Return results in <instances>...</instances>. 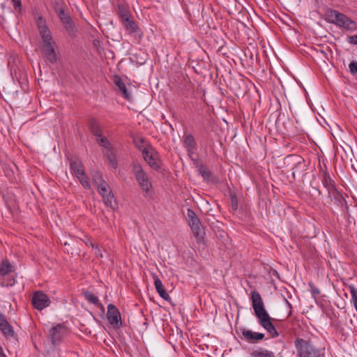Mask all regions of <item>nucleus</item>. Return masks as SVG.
<instances>
[{
    "label": "nucleus",
    "instance_id": "b1692460",
    "mask_svg": "<svg viewBox=\"0 0 357 357\" xmlns=\"http://www.w3.org/2000/svg\"><path fill=\"white\" fill-rule=\"evenodd\" d=\"M13 266L8 259H3L0 264V276L4 277L13 271Z\"/></svg>",
    "mask_w": 357,
    "mask_h": 357
},
{
    "label": "nucleus",
    "instance_id": "9d476101",
    "mask_svg": "<svg viewBox=\"0 0 357 357\" xmlns=\"http://www.w3.org/2000/svg\"><path fill=\"white\" fill-rule=\"evenodd\" d=\"M183 146L187 151L188 157L192 158L193 154L197 151V143L195 137L192 134H185L182 139Z\"/></svg>",
    "mask_w": 357,
    "mask_h": 357
},
{
    "label": "nucleus",
    "instance_id": "4be33fe9",
    "mask_svg": "<svg viewBox=\"0 0 357 357\" xmlns=\"http://www.w3.org/2000/svg\"><path fill=\"white\" fill-rule=\"evenodd\" d=\"M36 24L41 38L51 35L50 30L46 26V22L42 17L38 18Z\"/></svg>",
    "mask_w": 357,
    "mask_h": 357
},
{
    "label": "nucleus",
    "instance_id": "aec40b11",
    "mask_svg": "<svg viewBox=\"0 0 357 357\" xmlns=\"http://www.w3.org/2000/svg\"><path fill=\"white\" fill-rule=\"evenodd\" d=\"M70 167L72 172L76 177L78 176H82V174L85 173L83 164L79 160L70 161Z\"/></svg>",
    "mask_w": 357,
    "mask_h": 357
},
{
    "label": "nucleus",
    "instance_id": "dca6fc26",
    "mask_svg": "<svg viewBox=\"0 0 357 357\" xmlns=\"http://www.w3.org/2000/svg\"><path fill=\"white\" fill-rule=\"evenodd\" d=\"M64 330L63 326L58 324L56 326L52 327L50 330V336L51 340L54 344H55L61 337L62 331Z\"/></svg>",
    "mask_w": 357,
    "mask_h": 357
},
{
    "label": "nucleus",
    "instance_id": "0eeeda50",
    "mask_svg": "<svg viewBox=\"0 0 357 357\" xmlns=\"http://www.w3.org/2000/svg\"><path fill=\"white\" fill-rule=\"evenodd\" d=\"M50 303L51 301L49 296L43 291H36L33 293L31 304L34 308L38 310H43L50 306Z\"/></svg>",
    "mask_w": 357,
    "mask_h": 357
},
{
    "label": "nucleus",
    "instance_id": "f704fd0d",
    "mask_svg": "<svg viewBox=\"0 0 357 357\" xmlns=\"http://www.w3.org/2000/svg\"><path fill=\"white\" fill-rule=\"evenodd\" d=\"M92 179L94 185L96 186L100 184L102 182H104V179L102 178V174L98 172H94L92 174Z\"/></svg>",
    "mask_w": 357,
    "mask_h": 357
},
{
    "label": "nucleus",
    "instance_id": "1a4fd4ad",
    "mask_svg": "<svg viewBox=\"0 0 357 357\" xmlns=\"http://www.w3.org/2000/svg\"><path fill=\"white\" fill-rule=\"evenodd\" d=\"M107 317L111 325L118 328L121 326V313L119 309L112 303L107 305Z\"/></svg>",
    "mask_w": 357,
    "mask_h": 357
},
{
    "label": "nucleus",
    "instance_id": "4c0bfd02",
    "mask_svg": "<svg viewBox=\"0 0 357 357\" xmlns=\"http://www.w3.org/2000/svg\"><path fill=\"white\" fill-rule=\"evenodd\" d=\"M13 3L14 9L18 13H21L22 9V5L21 0H12Z\"/></svg>",
    "mask_w": 357,
    "mask_h": 357
},
{
    "label": "nucleus",
    "instance_id": "6e6552de",
    "mask_svg": "<svg viewBox=\"0 0 357 357\" xmlns=\"http://www.w3.org/2000/svg\"><path fill=\"white\" fill-rule=\"evenodd\" d=\"M285 160L287 163H294V167H292V175L294 178H296V176L301 175L305 171V164L302 159L298 155H289L285 158Z\"/></svg>",
    "mask_w": 357,
    "mask_h": 357
},
{
    "label": "nucleus",
    "instance_id": "7c9ffc66",
    "mask_svg": "<svg viewBox=\"0 0 357 357\" xmlns=\"http://www.w3.org/2000/svg\"><path fill=\"white\" fill-rule=\"evenodd\" d=\"M90 128L91 130V132L96 136V137H100L102 134L101 128L98 124V123L95 121L92 120L90 122Z\"/></svg>",
    "mask_w": 357,
    "mask_h": 357
},
{
    "label": "nucleus",
    "instance_id": "2f4dec72",
    "mask_svg": "<svg viewBox=\"0 0 357 357\" xmlns=\"http://www.w3.org/2000/svg\"><path fill=\"white\" fill-rule=\"evenodd\" d=\"M351 294V302L353 303L355 310L357 311V289L353 285L349 287Z\"/></svg>",
    "mask_w": 357,
    "mask_h": 357
},
{
    "label": "nucleus",
    "instance_id": "412c9836",
    "mask_svg": "<svg viewBox=\"0 0 357 357\" xmlns=\"http://www.w3.org/2000/svg\"><path fill=\"white\" fill-rule=\"evenodd\" d=\"M321 182L328 192L337 189L333 184V181L331 179V176L327 172H323L321 176Z\"/></svg>",
    "mask_w": 357,
    "mask_h": 357
},
{
    "label": "nucleus",
    "instance_id": "58836bf2",
    "mask_svg": "<svg viewBox=\"0 0 357 357\" xmlns=\"http://www.w3.org/2000/svg\"><path fill=\"white\" fill-rule=\"evenodd\" d=\"M349 71L351 75L357 74V61H352L349 65Z\"/></svg>",
    "mask_w": 357,
    "mask_h": 357
},
{
    "label": "nucleus",
    "instance_id": "473e14b6",
    "mask_svg": "<svg viewBox=\"0 0 357 357\" xmlns=\"http://www.w3.org/2000/svg\"><path fill=\"white\" fill-rule=\"evenodd\" d=\"M77 178L84 188H86V189L91 188L89 178L87 176V175L86 174V173L82 174V176H78Z\"/></svg>",
    "mask_w": 357,
    "mask_h": 357
},
{
    "label": "nucleus",
    "instance_id": "2eb2a0df",
    "mask_svg": "<svg viewBox=\"0 0 357 357\" xmlns=\"http://www.w3.org/2000/svg\"><path fill=\"white\" fill-rule=\"evenodd\" d=\"M0 329L6 336L13 335L14 332L12 326L8 322L6 317L1 313H0Z\"/></svg>",
    "mask_w": 357,
    "mask_h": 357
},
{
    "label": "nucleus",
    "instance_id": "ea45409f",
    "mask_svg": "<svg viewBox=\"0 0 357 357\" xmlns=\"http://www.w3.org/2000/svg\"><path fill=\"white\" fill-rule=\"evenodd\" d=\"M59 17L61 20V21H63L64 20H66V18H68L69 16L67 13H65V11L63 10H60L59 13Z\"/></svg>",
    "mask_w": 357,
    "mask_h": 357
},
{
    "label": "nucleus",
    "instance_id": "9b49d317",
    "mask_svg": "<svg viewBox=\"0 0 357 357\" xmlns=\"http://www.w3.org/2000/svg\"><path fill=\"white\" fill-rule=\"evenodd\" d=\"M328 199L337 208L342 209L347 204V202L343 195L337 190H333L328 192Z\"/></svg>",
    "mask_w": 357,
    "mask_h": 357
},
{
    "label": "nucleus",
    "instance_id": "e433bc0d",
    "mask_svg": "<svg viewBox=\"0 0 357 357\" xmlns=\"http://www.w3.org/2000/svg\"><path fill=\"white\" fill-rule=\"evenodd\" d=\"M231 207L233 211L238 209V199L234 194H230Z\"/></svg>",
    "mask_w": 357,
    "mask_h": 357
},
{
    "label": "nucleus",
    "instance_id": "6ab92c4d",
    "mask_svg": "<svg viewBox=\"0 0 357 357\" xmlns=\"http://www.w3.org/2000/svg\"><path fill=\"white\" fill-rule=\"evenodd\" d=\"M340 15H342L341 13L335 10H329L326 13V20L329 23L339 26L342 18L340 17Z\"/></svg>",
    "mask_w": 357,
    "mask_h": 357
},
{
    "label": "nucleus",
    "instance_id": "cd10ccee",
    "mask_svg": "<svg viewBox=\"0 0 357 357\" xmlns=\"http://www.w3.org/2000/svg\"><path fill=\"white\" fill-rule=\"evenodd\" d=\"M190 228L192 231L194 236L197 239L198 241H200L204 238L205 232L202 223L199 225H196Z\"/></svg>",
    "mask_w": 357,
    "mask_h": 357
},
{
    "label": "nucleus",
    "instance_id": "09e8293b",
    "mask_svg": "<svg viewBox=\"0 0 357 357\" xmlns=\"http://www.w3.org/2000/svg\"><path fill=\"white\" fill-rule=\"evenodd\" d=\"M140 142H141L142 143H143V142H144V139H140Z\"/></svg>",
    "mask_w": 357,
    "mask_h": 357
},
{
    "label": "nucleus",
    "instance_id": "393cba45",
    "mask_svg": "<svg viewBox=\"0 0 357 357\" xmlns=\"http://www.w3.org/2000/svg\"><path fill=\"white\" fill-rule=\"evenodd\" d=\"M188 222L190 227L199 225L201 222L193 210L188 208L187 211Z\"/></svg>",
    "mask_w": 357,
    "mask_h": 357
},
{
    "label": "nucleus",
    "instance_id": "37998d69",
    "mask_svg": "<svg viewBox=\"0 0 357 357\" xmlns=\"http://www.w3.org/2000/svg\"><path fill=\"white\" fill-rule=\"evenodd\" d=\"M93 249H95V251H96L95 253L96 255L100 256V257H102L101 251L97 245H96Z\"/></svg>",
    "mask_w": 357,
    "mask_h": 357
},
{
    "label": "nucleus",
    "instance_id": "f8f14e48",
    "mask_svg": "<svg viewBox=\"0 0 357 357\" xmlns=\"http://www.w3.org/2000/svg\"><path fill=\"white\" fill-rule=\"evenodd\" d=\"M152 276L154 280V285L157 292L158 293L161 298H162L165 301H168L170 298V296L167 292L166 289H165V287L162 284V281L155 273L153 274Z\"/></svg>",
    "mask_w": 357,
    "mask_h": 357
},
{
    "label": "nucleus",
    "instance_id": "423d86ee",
    "mask_svg": "<svg viewBox=\"0 0 357 357\" xmlns=\"http://www.w3.org/2000/svg\"><path fill=\"white\" fill-rule=\"evenodd\" d=\"M98 191L102 197L104 203L112 208H114L116 204L114 199V195L112 192V190L108 185V183L105 181L102 182L100 184L97 185Z\"/></svg>",
    "mask_w": 357,
    "mask_h": 357
},
{
    "label": "nucleus",
    "instance_id": "f03ea898",
    "mask_svg": "<svg viewBox=\"0 0 357 357\" xmlns=\"http://www.w3.org/2000/svg\"><path fill=\"white\" fill-rule=\"evenodd\" d=\"M132 172L140 188L144 193V195H151L153 192L152 183L142 166L139 164H133Z\"/></svg>",
    "mask_w": 357,
    "mask_h": 357
},
{
    "label": "nucleus",
    "instance_id": "c9c22d12",
    "mask_svg": "<svg viewBox=\"0 0 357 357\" xmlns=\"http://www.w3.org/2000/svg\"><path fill=\"white\" fill-rule=\"evenodd\" d=\"M96 140L100 146L105 148H107L110 145L109 141L107 139L106 137H103L102 134L100 135V137H96Z\"/></svg>",
    "mask_w": 357,
    "mask_h": 357
},
{
    "label": "nucleus",
    "instance_id": "c03bdc74",
    "mask_svg": "<svg viewBox=\"0 0 357 357\" xmlns=\"http://www.w3.org/2000/svg\"><path fill=\"white\" fill-rule=\"evenodd\" d=\"M85 243L87 246H91L92 248H95V245L94 243L90 240V239H87L86 241H85Z\"/></svg>",
    "mask_w": 357,
    "mask_h": 357
},
{
    "label": "nucleus",
    "instance_id": "f3484780",
    "mask_svg": "<svg viewBox=\"0 0 357 357\" xmlns=\"http://www.w3.org/2000/svg\"><path fill=\"white\" fill-rule=\"evenodd\" d=\"M83 294L88 302L99 307L102 312H105L104 305L100 302L98 298L96 296H95V294L93 292L86 291H84Z\"/></svg>",
    "mask_w": 357,
    "mask_h": 357
},
{
    "label": "nucleus",
    "instance_id": "ddd939ff",
    "mask_svg": "<svg viewBox=\"0 0 357 357\" xmlns=\"http://www.w3.org/2000/svg\"><path fill=\"white\" fill-rule=\"evenodd\" d=\"M241 333L244 338L250 342L261 340L264 337V333L253 332L245 328L242 329Z\"/></svg>",
    "mask_w": 357,
    "mask_h": 357
},
{
    "label": "nucleus",
    "instance_id": "a19ab883",
    "mask_svg": "<svg viewBox=\"0 0 357 357\" xmlns=\"http://www.w3.org/2000/svg\"><path fill=\"white\" fill-rule=\"evenodd\" d=\"M348 41L351 44L357 45V35L350 36Z\"/></svg>",
    "mask_w": 357,
    "mask_h": 357
},
{
    "label": "nucleus",
    "instance_id": "bb28decb",
    "mask_svg": "<svg viewBox=\"0 0 357 357\" xmlns=\"http://www.w3.org/2000/svg\"><path fill=\"white\" fill-rule=\"evenodd\" d=\"M340 211L342 212L344 218L351 223L352 221L355 222V218L353 216L354 211H357V208L354 207L352 209H350L349 206L346 204L344 207H343Z\"/></svg>",
    "mask_w": 357,
    "mask_h": 357
},
{
    "label": "nucleus",
    "instance_id": "a878e982",
    "mask_svg": "<svg viewBox=\"0 0 357 357\" xmlns=\"http://www.w3.org/2000/svg\"><path fill=\"white\" fill-rule=\"evenodd\" d=\"M251 357H275L273 351L259 348L250 354Z\"/></svg>",
    "mask_w": 357,
    "mask_h": 357
},
{
    "label": "nucleus",
    "instance_id": "5701e85b",
    "mask_svg": "<svg viewBox=\"0 0 357 357\" xmlns=\"http://www.w3.org/2000/svg\"><path fill=\"white\" fill-rule=\"evenodd\" d=\"M114 83L119 88V91L121 92L123 97L127 100H130L131 99V96L128 93L126 86L123 82L122 81L121 78L119 77H116L114 79Z\"/></svg>",
    "mask_w": 357,
    "mask_h": 357
},
{
    "label": "nucleus",
    "instance_id": "20e7f679",
    "mask_svg": "<svg viewBox=\"0 0 357 357\" xmlns=\"http://www.w3.org/2000/svg\"><path fill=\"white\" fill-rule=\"evenodd\" d=\"M42 52L44 56L50 63H55L56 61V54L55 52L56 44L55 41L53 40L52 35L42 38Z\"/></svg>",
    "mask_w": 357,
    "mask_h": 357
},
{
    "label": "nucleus",
    "instance_id": "f257e3e1",
    "mask_svg": "<svg viewBox=\"0 0 357 357\" xmlns=\"http://www.w3.org/2000/svg\"><path fill=\"white\" fill-rule=\"evenodd\" d=\"M252 306L259 324L271 335L272 337L279 335L271 321V317L265 309L260 294L257 291L251 292Z\"/></svg>",
    "mask_w": 357,
    "mask_h": 357
},
{
    "label": "nucleus",
    "instance_id": "72a5a7b5",
    "mask_svg": "<svg viewBox=\"0 0 357 357\" xmlns=\"http://www.w3.org/2000/svg\"><path fill=\"white\" fill-rule=\"evenodd\" d=\"M106 155H107V158L109 160L110 165L113 168L116 169L117 167V160L116 159L115 155L113 154V153L110 150L107 151Z\"/></svg>",
    "mask_w": 357,
    "mask_h": 357
},
{
    "label": "nucleus",
    "instance_id": "49530a36",
    "mask_svg": "<svg viewBox=\"0 0 357 357\" xmlns=\"http://www.w3.org/2000/svg\"><path fill=\"white\" fill-rule=\"evenodd\" d=\"M0 357H6V356L3 353H2L0 354Z\"/></svg>",
    "mask_w": 357,
    "mask_h": 357
},
{
    "label": "nucleus",
    "instance_id": "39448f33",
    "mask_svg": "<svg viewBox=\"0 0 357 357\" xmlns=\"http://www.w3.org/2000/svg\"><path fill=\"white\" fill-rule=\"evenodd\" d=\"M295 347L298 351V357H314L315 349L309 341L302 338H297L294 341Z\"/></svg>",
    "mask_w": 357,
    "mask_h": 357
},
{
    "label": "nucleus",
    "instance_id": "4468645a",
    "mask_svg": "<svg viewBox=\"0 0 357 357\" xmlns=\"http://www.w3.org/2000/svg\"><path fill=\"white\" fill-rule=\"evenodd\" d=\"M340 17L342 18L340 22L339 27H342L349 31H355L357 29L356 23L350 18H349L347 15L342 13V15H340Z\"/></svg>",
    "mask_w": 357,
    "mask_h": 357
},
{
    "label": "nucleus",
    "instance_id": "c756f323",
    "mask_svg": "<svg viewBox=\"0 0 357 357\" xmlns=\"http://www.w3.org/2000/svg\"><path fill=\"white\" fill-rule=\"evenodd\" d=\"M62 24L64 26L66 30L70 34H73L75 33V25L70 17L62 21Z\"/></svg>",
    "mask_w": 357,
    "mask_h": 357
},
{
    "label": "nucleus",
    "instance_id": "a211bd4d",
    "mask_svg": "<svg viewBox=\"0 0 357 357\" xmlns=\"http://www.w3.org/2000/svg\"><path fill=\"white\" fill-rule=\"evenodd\" d=\"M121 22L130 34H135L139 31V28L131 15Z\"/></svg>",
    "mask_w": 357,
    "mask_h": 357
},
{
    "label": "nucleus",
    "instance_id": "7ed1b4c3",
    "mask_svg": "<svg viewBox=\"0 0 357 357\" xmlns=\"http://www.w3.org/2000/svg\"><path fill=\"white\" fill-rule=\"evenodd\" d=\"M143 157L149 165L155 170H159L161 167V161L158 153L151 146H139Z\"/></svg>",
    "mask_w": 357,
    "mask_h": 357
},
{
    "label": "nucleus",
    "instance_id": "a18cd8bd",
    "mask_svg": "<svg viewBox=\"0 0 357 357\" xmlns=\"http://www.w3.org/2000/svg\"><path fill=\"white\" fill-rule=\"evenodd\" d=\"M312 293L314 295L319 294V290L318 289H317V288H312Z\"/></svg>",
    "mask_w": 357,
    "mask_h": 357
},
{
    "label": "nucleus",
    "instance_id": "79ce46f5",
    "mask_svg": "<svg viewBox=\"0 0 357 357\" xmlns=\"http://www.w3.org/2000/svg\"><path fill=\"white\" fill-rule=\"evenodd\" d=\"M200 172L204 177L208 178L210 176V173L208 171L204 169L203 167H200Z\"/></svg>",
    "mask_w": 357,
    "mask_h": 357
},
{
    "label": "nucleus",
    "instance_id": "de8ad7c7",
    "mask_svg": "<svg viewBox=\"0 0 357 357\" xmlns=\"http://www.w3.org/2000/svg\"><path fill=\"white\" fill-rule=\"evenodd\" d=\"M2 353H3V351H2V348H1V347L0 346V354H2Z\"/></svg>",
    "mask_w": 357,
    "mask_h": 357
},
{
    "label": "nucleus",
    "instance_id": "c85d7f7f",
    "mask_svg": "<svg viewBox=\"0 0 357 357\" xmlns=\"http://www.w3.org/2000/svg\"><path fill=\"white\" fill-rule=\"evenodd\" d=\"M118 15L121 22L124 20H126V18L129 17L131 15L128 8H126L123 5H119L118 6Z\"/></svg>",
    "mask_w": 357,
    "mask_h": 357
}]
</instances>
